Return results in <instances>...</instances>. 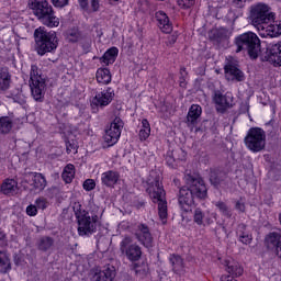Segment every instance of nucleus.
Returning a JSON list of instances; mask_svg holds the SVG:
<instances>
[{
  "label": "nucleus",
  "mask_w": 281,
  "mask_h": 281,
  "mask_svg": "<svg viewBox=\"0 0 281 281\" xmlns=\"http://www.w3.org/2000/svg\"><path fill=\"white\" fill-rule=\"evenodd\" d=\"M187 186L182 187L178 195V204L181 212L188 214L194 210V199H205L207 196V187L203 178L199 176L187 175Z\"/></svg>",
  "instance_id": "1"
},
{
  "label": "nucleus",
  "mask_w": 281,
  "mask_h": 281,
  "mask_svg": "<svg viewBox=\"0 0 281 281\" xmlns=\"http://www.w3.org/2000/svg\"><path fill=\"white\" fill-rule=\"evenodd\" d=\"M29 9L32 10L34 16L45 25V27H58L60 25V19L56 16L54 7L49 4L47 0H29Z\"/></svg>",
  "instance_id": "2"
},
{
  "label": "nucleus",
  "mask_w": 281,
  "mask_h": 281,
  "mask_svg": "<svg viewBox=\"0 0 281 281\" xmlns=\"http://www.w3.org/2000/svg\"><path fill=\"white\" fill-rule=\"evenodd\" d=\"M34 38L38 56H45V54L55 52L58 47L56 32H48L45 30V26H40L34 31Z\"/></svg>",
  "instance_id": "3"
},
{
  "label": "nucleus",
  "mask_w": 281,
  "mask_h": 281,
  "mask_svg": "<svg viewBox=\"0 0 281 281\" xmlns=\"http://www.w3.org/2000/svg\"><path fill=\"white\" fill-rule=\"evenodd\" d=\"M72 210L78 221L79 236H91V234H94L97 229L95 223H98V215L91 217L89 212H86L85 209H82V204L80 202H76Z\"/></svg>",
  "instance_id": "4"
},
{
  "label": "nucleus",
  "mask_w": 281,
  "mask_h": 281,
  "mask_svg": "<svg viewBox=\"0 0 281 281\" xmlns=\"http://www.w3.org/2000/svg\"><path fill=\"white\" fill-rule=\"evenodd\" d=\"M149 196L153 203L158 204V216L166 223L168 218V202L166 201V190H164V186L159 181V178H156L151 186L147 189Z\"/></svg>",
  "instance_id": "5"
},
{
  "label": "nucleus",
  "mask_w": 281,
  "mask_h": 281,
  "mask_svg": "<svg viewBox=\"0 0 281 281\" xmlns=\"http://www.w3.org/2000/svg\"><path fill=\"white\" fill-rule=\"evenodd\" d=\"M236 53L247 52L250 58H258L260 38L254 32L244 33L235 38Z\"/></svg>",
  "instance_id": "6"
},
{
  "label": "nucleus",
  "mask_w": 281,
  "mask_h": 281,
  "mask_svg": "<svg viewBox=\"0 0 281 281\" xmlns=\"http://www.w3.org/2000/svg\"><path fill=\"white\" fill-rule=\"evenodd\" d=\"M30 80L31 94L34 98V101L43 102L45 100V91L47 89V83L45 80V76H43L41 74V70L38 69V66H31Z\"/></svg>",
  "instance_id": "7"
},
{
  "label": "nucleus",
  "mask_w": 281,
  "mask_h": 281,
  "mask_svg": "<svg viewBox=\"0 0 281 281\" xmlns=\"http://www.w3.org/2000/svg\"><path fill=\"white\" fill-rule=\"evenodd\" d=\"M276 14L266 3L259 2L250 7V21L255 27L260 30L266 23H271Z\"/></svg>",
  "instance_id": "8"
},
{
  "label": "nucleus",
  "mask_w": 281,
  "mask_h": 281,
  "mask_svg": "<svg viewBox=\"0 0 281 281\" xmlns=\"http://www.w3.org/2000/svg\"><path fill=\"white\" fill-rule=\"evenodd\" d=\"M244 144L248 150H251V153H260V150H265L267 144V134L265 133V130L260 127H251L244 138Z\"/></svg>",
  "instance_id": "9"
},
{
  "label": "nucleus",
  "mask_w": 281,
  "mask_h": 281,
  "mask_svg": "<svg viewBox=\"0 0 281 281\" xmlns=\"http://www.w3.org/2000/svg\"><path fill=\"white\" fill-rule=\"evenodd\" d=\"M120 251L130 260V262H138L142 260V247L133 244V237L125 236L120 243Z\"/></svg>",
  "instance_id": "10"
},
{
  "label": "nucleus",
  "mask_w": 281,
  "mask_h": 281,
  "mask_svg": "<svg viewBox=\"0 0 281 281\" xmlns=\"http://www.w3.org/2000/svg\"><path fill=\"white\" fill-rule=\"evenodd\" d=\"M122 128H124V121L120 116H115L110 124V128L105 131L104 142L109 146H114L120 140L122 136Z\"/></svg>",
  "instance_id": "11"
},
{
  "label": "nucleus",
  "mask_w": 281,
  "mask_h": 281,
  "mask_svg": "<svg viewBox=\"0 0 281 281\" xmlns=\"http://www.w3.org/2000/svg\"><path fill=\"white\" fill-rule=\"evenodd\" d=\"M134 236L136 240H138V243L143 245V247H146V249H153L155 247L153 234L150 233V228L148 227V225L138 224L135 229Z\"/></svg>",
  "instance_id": "12"
},
{
  "label": "nucleus",
  "mask_w": 281,
  "mask_h": 281,
  "mask_svg": "<svg viewBox=\"0 0 281 281\" xmlns=\"http://www.w3.org/2000/svg\"><path fill=\"white\" fill-rule=\"evenodd\" d=\"M263 60L273 67H281V42L268 45Z\"/></svg>",
  "instance_id": "13"
},
{
  "label": "nucleus",
  "mask_w": 281,
  "mask_h": 281,
  "mask_svg": "<svg viewBox=\"0 0 281 281\" xmlns=\"http://www.w3.org/2000/svg\"><path fill=\"white\" fill-rule=\"evenodd\" d=\"M24 181L30 183L35 190L43 191L47 187V180L43 173L38 172H29L24 176Z\"/></svg>",
  "instance_id": "14"
},
{
  "label": "nucleus",
  "mask_w": 281,
  "mask_h": 281,
  "mask_svg": "<svg viewBox=\"0 0 281 281\" xmlns=\"http://www.w3.org/2000/svg\"><path fill=\"white\" fill-rule=\"evenodd\" d=\"M113 98H115V92L113 88H108L94 95L92 99L93 106H109L110 102H113Z\"/></svg>",
  "instance_id": "15"
},
{
  "label": "nucleus",
  "mask_w": 281,
  "mask_h": 281,
  "mask_svg": "<svg viewBox=\"0 0 281 281\" xmlns=\"http://www.w3.org/2000/svg\"><path fill=\"white\" fill-rule=\"evenodd\" d=\"M203 113V109L199 104H192L187 115V125L189 128H194L199 124V119Z\"/></svg>",
  "instance_id": "16"
},
{
  "label": "nucleus",
  "mask_w": 281,
  "mask_h": 281,
  "mask_svg": "<svg viewBox=\"0 0 281 281\" xmlns=\"http://www.w3.org/2000/svg\"><path fill=\"white\" fill-rule=\"evenodd\" d=\"M213 100L217 106L218 113H225L227 109H232V97H229V94L223 95L217 92L214 94Z\"/></svg>",
  "instance_id": "17"
},
{
  "label": "nucleus",
  "mask_w": 281,
  "mask_h": 281,
  "mask_svg": "<svg viewBox=\"0 0 281 281\" xmlns=\"http://www.w3.org/2000/svg\"><path fill=\"white\" fill-rule=\"evenodd\" d=\"M227 80H236V82H244L245 74L238 69L234 64H227L224 68Z\"/></svg>",
  "instance_id": "18"
},
{
  "label": "nucleus",
  "mask_w": 281,
  "mask_h": 281,
  "mask_svg": "<svg viewBox=\"0 0 281 281\" xmlns=\"http://www.w3.org/2000/svg\"><path fill=\"white\" fill-rule=\"evenodd\" d=\"M93 281H113L115 280V267L106 266L101 271H98L92 277Z\"/></svg>",
  "instance_id": "19"
},
{
  "label": "nucleus",
  "mask_w": 281,
  "mask_h": 281,
  "mask_svg": "<svg viewBox=\"0 0 281 281\" xmlns=\"http://www.w3.org/2000/svg\"><path fill=\"white\" fill-rule=\"evenodd\" d=\"M156 20L158 22V27L164 32V34H170L172 32V23H170V19L164 11L156 12Z\"/></svg>",
  "instance_id": "20"
},
{
  "label": "nucleus",
  "mask_w": 281,
  "mask_h": 281,
  "mask_svg": "<svg viewBox=\"0 0 281 281\" xmlns=\"http://www.w3.org/2000/svg\"><path fill=\"white\" fill-rule=\"evenodd\" d=\"M117 181H120V173L115 170H109L101 175V183L105 188H115Z\"/></svg>",
  "instance_id": "21"
},
{
  "label": "nucleus",
  "mask_w": 281,
  "mask_h": 281,
  "mask_svg": "<svg viewBox=\"0 0 281 281\" xmlns=\"http://www.w3.org/2000/svg\"><path fill=\"white\" fill-rule=\"evenodd\" d=\"M266 245L268 249H274L277 256H280L281 251V234L270 233L266 237Z\"/></svg>",
  "instance_id": "22"
},
{
  "label": "nucleus",
  "mask_w": 281,
  "mask_h": 281,
  "mask_svg": "<svg viewBox=\"0 0 281 281\" xmlns=\"http://www.w3.org/2000/svg\"><path fill=\"white\" fill-rule=\"evenodd\" d=\"M1 192L7 196H14L19 192V182L14 179H5L1 184Z\"/></svg>",
  "instance_id": "23"
},
{
  "label": "nucleus",
  "mask_w": 281,
  "mask_h": 281,
  "mask_svg": "<svg viewBox=\"0 0 281 281\" xmlns=\"http://www.w3.org/2000/svg\"><path fill=\"white\" fill-rule=\"evenodd\" d=\"M262 36H271V38L281 35V23L273 22L272 24L266 23L261 29Z\"/></svg>",
  "instance_id": "24"
},
{
  "label": "nucleus",
  "mask_w": 281,
  "mask_h": 281,
  "mask_svg": "<svg viewBox=\"0 0 281 281\" xmlns=\"http://www.w3.org/2000/svg\"><path fill=\"white\" fill-rule=\"evenodd\" d=\"M14 128V114H9L8 116L0 117V133L2 135H8Z\"/></svg>",
  "instance_id": "25"
},
{
  "label": "nucleus",
  "mask_w": 281,
  "mask_h": 281,
  "mask_svg": "<svg viewBox=\"0 0 281 281\" xmlns=\"http://www.w3.org/2000/svg\"><path fill=\"white\" fill-rule=\"evenodd\" d=\"M169 261L172 266V271L178 276H183L186 273V265L183 263V258L179 255H171Z\"/></svg>",
  "instance_id": "26"
},
{
  "label": "nucleus",
  "mask_w": 281,
  "mask_h": 281,
  "mask_svg": "<svg viewBox=\"0 0 281 281\" xmlns=\"http://www.w3.org/2000/svg\"><path fill=\"white\" fill-rule=\"evenodd\" d=\"M236 234L239 243H243V245H251V240H254V237L249 232H247V225L239 224L237 226Z\"/></svg>",
  "instance_id": "27"
},
{
  "label": "nucleus",
  "mask_w": 281,
  "mask_h": 281,
  "mask_svg": "<svg viewBox=\"0 0 281 281\" xmlns=\"http://www.w3.org/2000/svg\"><path fill=\"white\" fill-rule=\"evenodd\" d=\"M11 82L12 76H10V70L8 67H0V89L2 91H8Z\"/></svg>",
  "instance_id": "28"
},
{
  "label": "nucleus",
  "mask_w": 281,
  "mask_h": 281,
  "mask_svg": "<svg viewBox=\"0 0 281 281\" xmlns=\"http://www.w3.org/2000/svg\"><path fill=\"white\" fill-rule=\"evenodd\" d=\"M210 41L214 43H223L227 41V30L226 29H213L209 32Z\"/></svg>",
  "instance_id": "29"
},
{
  "label": "nucleus",
  "mask_w": 281,
  "mask_h": 281,
  "mask_svg": "<svg viewBox=\"0 0 281 281\" xmlns=\"http://www.w3.org/2000/svg\"><path fill=\"white\" fill-rule=\"evenodd\" d=\"M12 271V262L8 252L0 250V273H10Z\"/></svg>",
  "instance_id": "30"
},
{
  "label": "nucleus",
  "mask_w": 281,
  "mask_h": 281,
  "mask_svg": "<svg viewBox=\"0 0 281 281\" xmlns=\"http://www.w3.org/2000/svg\"><path fill=\"white\" fill-rule=\"evenodd\" d=\"M117 54H120L117 47H111L103 54L101 61L104 63V65H113L115 58H117Z\"/></svg>",
  "instance_id": "31"
},
{
  "label": "nucleus",
  "mask_w": 281,
  "mask_h": 281,
  "mask_svg": "<svg viewBox=\"0 0 281 281\" xmlns=\"http://www.w3.org/2000/svg\"><path fill=\"white\" fill-rule=\"evenodd\" d=\"M95 78L100 85H109L111 82V70L109 68H99Z\"/></svg>",
  "instance_id": "32"
},
{
  "label": "nucleus",
  "mask_w": 281,
  "mask_h": 281,
  "mask_svg": "<svg viewBox=\"0 0 281 281\" xmlns=\"http://www.w3.org/2000/svg\"><path fill=\"white\" fill-rule=\"evenodd\" d=\"M74 177H76V167L69 164L64 168L61 178L65 181V183H71V181H74Z\"/></svg>",
  "instance_id": "33"
},
{
  "label": "nucleus",
  "mask_w": 281,
  "mask_h": 281,
  "mask_svg": "<svg viewBox=\"0 0 281 281\" xmlns=\"http://www.w3.org/2000/svg\"><path fill=\"white\" fill-rule=\"evenodd\" d=\"M138 137L140 142H146L148 137H150V123L146 120H142V126L138 133Z\"/></svg>",
  "instance_id": "34"
},
{
  "label": "nucleus",
  "mask_w": 281,
  "mask_h": 281,
  "mask_svg": "<svg viewBox=\"0 0 281 281\" xmlns=\"http://www.w3.org/2000/svg\"><path fill=\"white\" fill-rule=\"evenodd\" d=\"M54 247V238L49 236H44L40 238L38 244H37V249L40 251H49Z\"/></svg>",
  "instance_id": "35"
},
{
  "label": "nucleus",
  "mask_w": 281,
  "mask_h": 281,
  "mask_svg": "<svg viewBox=\"0 0 281 281\" xmlns=\"http://www.w3.org/2000/svg\"><path fill=\"white\" fill-rule=\"evenodd\" d=\"M215 207L221 212L222 216L226 218H232V209L223 201H217L214 203Z\"/></svg>",
  "instance_id": "36"
},
{
  "label": "nucleus",
  "mask_w": 281,
  "mask_h": 281,
  "mask_svg": "<svg viewBox=\"0 0 281 281\" xmlns=\"http://www.w3.org/2000/svg\"><path fill=\"white\" fill-rule=\"evenodd\" d=\"M225 177V173L218 169H212L210 172V181L213 186H218Z\"/></svg>",
  "instance_id": "37"
},
{
  "label": "nucleus",
  "mask_w": 281,
  "mask_h": 281,
  "mask_svg": "<svg viewBox=\"0 0 281 281\" xmlns=\"http://www.w3.org/2000/svg\"><path fill=\"white\" fill-rule=\"evenodd\" d=\"M228 276H232V278H238L243 273V268L238 265L235 266H227L226 268Z\"/></svg>",
  "instance_id": "38"
},
{
  "label": "nucleus",
  "mask_w": 281,
  "mask_h": 281,
  "mask_svg": "<svg viewBox=\"0 0 281 281\" xmlns=\"http://www.w3.org/2000/svg\"><path fill=\"white\" fill-rule=\"evenodd\" d=\"M203 218H205V214H203V211L201 209H195L193 221L196 223V225H203Z\"/></svg>",
  "instance_id": "39"
},
{
  "label": "nucleus",
  "mask_w": 281,
  "mask_h": 281,
  "mask_svg": "<svg viewBox=\"0 0 281 281\" xmlns=\"http://www.w3.org/2000/svg\"><path fill=\"white\" fill-rule=\"evenodd\" d=\"M48 205H49V203L47 202V199H45V198H38L35 201V207H37V210H47Z\"/></svg>",
  "instance_id": "40"
},
{
  "label": "nucleus",
  "mask_w": 281,
  "mask_h": 281,
  "mask_svg": "<svg viewBox=\"0 0 281 281\" xmlns=\"http://www.w3.org/2000/svg\"><path fill=\"white\" fill-rule=\"evenodd\" d=\"M179 8H182L183 10H188V8H192L194 5L195 0H177Z\"/></svg>",
  "instance_id": "41"
},
{
  "label": "nucleus",
  "mask_w": 281,
  "mask_h": 281,
  "mask_svg": "<svg viewBox=\"0 0 281 281\" xmlns=\"http://www.w3.org/2000/svg\"><path fill=\"white\" fill-rule=\"evenodd\" d=\"M81 38H82V34H80V32H78V31H72L68 35V41L70 43H78V41H80Z\"/></svg>",
  "instance_id": "42"
},
{
  "label": "nucleus",
  "mask_w": 281,
  "mask_h": 281,
  "mask_svg": "<svg viewBox=\"0 0 281 281\" xmlns=\"http://www.w3.org/2000/svg\"><path fill=\"white\" fill-rule=\"evenodd\" d=\"M83 190H86V192H91V190H95V180L87 179L83 182Z\"/></svg>",
  "instance_id": "43"
},
{
  "label": "nucleus",
  "mask_w": 281,
  "mask_h": 281,
  "mask_svg": "<svg viewBox=\"0 0 281 281\" xmlns=\"http://www.w3.org/2000/svg\"><path fill=\"white\" fill-rule=\"evenodd\" d=\"M52 3L55 8H65L69 5V0H52Z\"/></svg>",
  "instance_id": "44"
},
{
  "label": "nucleus",
  "mask_w": 281,
  "mask_h": 281,
  "mask_svg": "<svg viewBox=\"0 0 281 281\" xmlns=\"http://www.w3.org/2000/svg\"><path fill=\"white\" fill-rule=\"evenodd\" d=\"M26 214L29 216H36V214H38V209L36 207V205H29L26 207Z\"/></svg>",
  "instance_id": "45"
},
{
  "label": "nucleus",
  "mask_w": 281,
  "mask_h": 281,
  "mask_svg": "<svg viewBox=\"0 0 281 281\" xmlns=\"http://www.w3.org/2000/svg\"><path fill=\"white\" fill-rule=\"evenodd\" d=\"M177 38H179V35L177 33L169 35L167 37L166 45H175L177 43Z\"/></svg>",
  "instance_id": "46"
},
{
  "label": "nucleus",
  "mask_w": 281,
  "mask_h": 281,
  "mask_svg": "<svg viewBox=\"0 0 281 281\" xmlns=\"http://www.w3.org/2000/svg\"><path fill=\"white\" fill-rule=\"evenodd\" d=\"M66 150H67L68 155L71 153H76V144L68 140L66 143Z\"/></svg>",
  "instance_id": "47"
},
{
  "label": "nucleus",
  "mask_w": 281,
  "mask_h": 281,
  "mask_svg": "<svg viewBox=\"0 0 281 281\" xmlns=\"http://www.w3.org/2000/svg\"><path fill=\"white\" fill-rule=\"evenodd\" d=\"M245 3H247V0H233V4H234L236 8H244V7H245Z\"/></svg>",
  "instance_id": "48"
},
{
  "label": "nucleus",
  "mask_w": 281,
  "mask_h": 281,
  "mask_svg": "<svg viewBox=\"0 0 281 281\" xmlns=\"http://www.w3.org/2000/svg\"><path fill=\"white\" fill-rule=\"evenodd\" d=\"M91 8H92L93 12H98V10H100V1L91 0Z\"/></svg>",
  "instance_id": "49"
},
{
  "label": "nucleus",
  "mask_w": 281,
  "mask_h": 281,
  "mask_svg": "<svg viewBox=\"0 0 281 281\" xmlns=\"http://www.w3.org/2000/svg\"><path fill=\"white\" fill-rule=\"evenodd\" d=\"M235 209L238 210V212H245V203L236 202Z\"/></svg>",
  "instance_id": "50"
},
{
  "label": "nucleus",
  "mask_w": 281,
  "mask_h": 281,
  "mask_svg": "<svg viewBox=\"0 0 281 281\" xmlns=\"http://www.w3.org/2000/svg\"><path fill=\"white\" fill-rule=\"evenodd\" d=\"M78 2L80 4V7L83 8V9L87 8V5H89L88 0H78Z\"/></svg>",
  "instance_id": "51"
},
{
  "label": "nucleus",
  "mask_w": 281,
  "mask_h": 281,
  "mask_svg": "<svg viewBox=\"0 0 281 281\" xmlns=\"http://www.w3.org/2000/svg\"><path fill=\"white\" fill-rule=\"evenodd\" d=\"M180 76H182V77H187L188 76V71L186 70L184 67L180 68Z\"/></svg>",
  "instance_id": "52"
},
{
  "label": "nucleus",
  "mask_w": 281,
  "mask_h": 281,
  "mask_svg": "<svg viewBox=\"0 0 281 281\" xmlns=\"http://www.w3.org/2000/svg\"><path fill=\"white\" fill-rule=\"evenodd\" d=\"M180 87H186V77L180 75Z\"/></svg>",
  "instance_id": "53"
},
{
  "label": "nucleus",
  "mask_w": 281,
  "mask_h": 281,
  "mask_svg": "<svg viewBox=\"0 0 281 281\" xmlns=\"http://www.w3.org/2000/svg\"><path fill=\"white\" fill-rule=\"evenodd\" d=\"M5 240V233L0 232V243H3Z\"/></svg>",
  "instance_id": "54"
},
{
  "label": "nucleus",
  "mask_w": 281,
  "mask_h": 281,
  "mask_svg": "<svg viewBox=\"0 0 281 281\" xmlns=\"http://www.w3.org/2000/svg\"><path fill=\"white\" fill-rule=\"evenodd\" d=\"M87 49L91 48V40H88L85 46Z\"/></svg>",
  "instance_id": "55"
}]
</instances>
